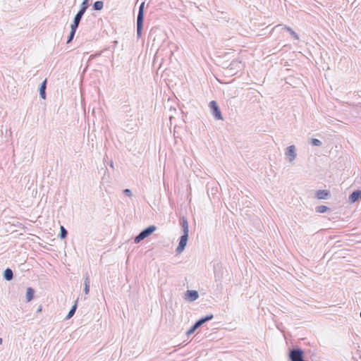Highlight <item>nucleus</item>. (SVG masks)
Masks as SVG:
<instances>
[{
  "label": "nucleus",
  "instance_id": "dca6fc26",
  "mask_svg": "<svg viewBox=\"0 0 361 361\" xmlns=\"http://www.w3.org/2000/svg\"><path fill=\"white\" fill-rule=\"evenodd\" d=\"M77 307H78V302L75 301V304L72 306V307L69 310V312L65 319H70L75 314Z\"/></svg>",
  "mask_w": 361,
  "mask_h": 361
},
{
  "label": "nucleus",
  "instance_id": "412c9836",
  "mask_svg": "<svg viewBox=\"0 0 361 361\" xmlns=\"http://www.w3.org/2000/svg\"><path fill=\"white\" fill-rule=\"evenodd\" d=\"M284 30H286L287 32H288L295 39H299L298 35L290 27L285 26Z\"/></svg>",
  "mask_w": 361,
  "mask_h": 361
},
{
  "label": "nucleus",
  "instance_id": "f03ea898",
  "mask_svg": "<svg viewBox=\"0 0 361 361\" xmlns=\"http://www.w3.org/2000/svg\"><path fill=\"white\" fill-rule=\"evenodd\" d=\"M88 7H89V0H83V1L82 2V4L80 6L79 11H78V13H76V15L75 16V17L73 18V24L79 26L80 22Z\"/></svg>",
  "mask_w": 361,
  "mask_h": 361
},
{
  "label": "nucleus",
  "instance_id": "a878e982",
  "mask_svg": "<svg viewBox=\"0 0 361 361\" xmlns=\"http://www.w3.org/2000/svg\"><path fill=\"white\" fill-rule=\"evenodd\" d=\"M202 318L204 320V323H206V322L212 320L214 318V315L212 314H210L206 315L205 317H202Z\"/></svg>",
  "mask_w": 361,
  "mask_h": 361
},
{
  "label": "nucleus",
  "instance_id": "7c9ffc66",
  "mask_svg": "<svg viewBox=\"0 0 361 361\" xmlns=\"http://www.w3.org/2000/svg\"><path fill=\"white\" fill-rule=\"evenodd\" d=\"M110 166H111V168H114V163H113V161H111V163H110Z\"/></svg>",
  "mask_w": 361,
  "mask_h": 361
},
{
  "label": "nucleus",
  "instance_id": "2f4dec72",
  "mask_svg": "<svg viewBox=\"0 0 361 361\" xmlns=\"http://www.w3.org/2000/svg\"><path fill=\"white\" fill-rule=\"evenodd\" d=\"M2 342H3V340H2V338H0V345H1V344H2Z\"/></svg>",
  "mask_w": 361,
  "mask_h": 361
},
{
  "label": "nucleus",
  "instance_id": "f8f14e48",
  "mask_svg": "<svg viewBox=\"0 0 361 361\" xmlns=\"http://www.w3.org/2000/svg\"><path fill=\"white\" fill-rule=\"evenodd\" d=\"M330 195V192L327 190H319L316 193V197L319 200H324L326 199L327 197Z\"/></svg>",
  "mask_w": 361,
  "mask_h": 361
},
{
  "label": "nucleus",
  "instance_id": "f3484780",
  "mask_svg": "<svg viewBox=\"0 0 361 361\" xmlns=\"http://www.w3.org/2000/svg\"><path fill=\"white\" fill-rule=\"evenodd\" d=\"M144 20H137V38L141 37L142 32L143 29Z\"/></svg>",
  "mask_w": 361,
  "mask_h": 361
},
{
  "label": "nucleus",
  "instance_id": "ddd939ff",
  "mask_svg": "<svg viewBox=\"0 0 361 361\" xmlns=\"http://www.w3.org/2000/svg\"><path fill=\"white\" fill-rule=\"evenodd\" d=\"M90 280L88 274H85V277L84 279V292L86 295H87L90 292Z\"/></svg>",
  "mask_w": 361,
  "mask_h": 361
},
{
  "label": "nucleus",
  "instance_id": "4be33fe9",
  "mask_svg": "<svg viewBox=\"0 0 361 361\" xmlns=\"http://www.w3.org/2000/svg\"><path fill=\"white\" fill-rule=\"evenodd\" d=\"M329 209V208L325 205H320L316 207V212L318 213H324Z\"/></svg>",
  "mask_w": 361,
  "mask_h": 361
},
{
  "label": "nucleus",
  "instance_id": "c756f323",
  "mask_svg": "<svg viewBox=\"0 0 361 361\" xmlns=\"http://www.w3.org/2000/svg\"><path fill=\"white\" fill-rule=\"evenodd\" d=\"M42 306L40 305V306L37 308V311H36V313H39V312H42Z\"/></svg>",
  "mask_w": 361,
  "mask_h": 361
},
{
  "label": "nucleus",
  "instance_id": "b1692460",
  "mask_svg": "<svg viewBox=\"0 0 361 361\" xmlns=\"http://www.w3.org/2000/svg\"><path fill=\"white\" fill-rule=\"evenodd\" d=\"M240 65V61H233L230 63V65H229V70H231V69L235 68L236 67L239 68Z\"/></svg>",
  "mask_w": 361,
  "mask_h": 361
},
{
  "label": "nucleus",
  "instance_id": "72a5a7b5",
  "mask_svg": "<svg viewBox=\"0 0 361 361\" xmlns=\"http://www.w3.org/2000/svg\"><path fill=\"white\" fill-rule=\"evenodd\" d=\"M170 121H172V116H170Z\"/></svg>",
  "mask_w": 361,
  "mask_h": 361
},
{
  "label": "nucleus",
  "instance_id": "5701e85b",
  "mask_svg": "<svg viewBox=\"0 0 361 361\" xmlns=\"http://www.w3.org/2000/svg\"><path fill=\"white\" fill-rule=\"evenodd\" d=\"M311 144L314 146L320 147L322 145V142L317 139V138H312L310 141Z\"/></svg>",
  "mask_w": 361,
  "mask_h": 361
},
{
  "label": "nucleus",
  "instance_id": "20e7f679",
  "mask_svg": "<svg viewBox=\"0 0 361 361\" xmlns=\"http://www.w3.org/2000/svg\"><path fill=\"white\" fill-rule=\"evenodd\" d=\"M209 106L210 108L212 114L216 120L223 119L221 112L216 101H211L209 102Z\"/></svg>",
  "mask_w": 361,
  "mask_h": 361
},
{
  "label": "nucleus",
  "instance_id": "aec40b11",
  "mask_svg": "<svg viewBox=\"0 0 361 361\" xmlns=\"http://www.w3.org/2000/svg\"><path fill=\"white\" fill-rule=\"evenodd\" d=\"M68 235V231L65 228L64 226H61L60 228V233L59 234V238L61 239L66 238Z\"/></svg>",
  "mask_w": 361,
  "mask_h": 361
},
{
  "label": "nucleus",
  "instance_id": "6ab92c4d",
  "mask_svg": "<svg viewBox=\"0 0 361 361\" xmlns=\"http://www.w3.org/2000/svg\"><path fill=\"white\" fill-rule=\"evenodd\" d=\"M104 7V2L102 1H97L92 5L94 11H101Z\"/></svg>",
  "mask_w": 361,
  "mask_h": 361
},
{
  "label": "nucleus",
  "instance_id": "a211bd4d",
  "mask_svg": "<svg viewBox=\"0 0 361 361\" xmlns=\"http://www.w3.org/2000/svg\"><path fill=\"white\" fill-rule=\"evenodd\" d=\"M180 127L176 125L173 128V136L175 140V144L178 142V139H180Z\"/></svg>",
  "mask_w": 361,
  "mask_h": 361
},
{
  "label": "nucleus",
  "instance_id": "6e6552de",
  "mask_svg": "<svg viewBox=\"0 0 361 361\" xmlns=\"http://www.w3.org/2000/svg\"><path fill=\"white\" fill-rule=\"evenodd\" d=\"M214 279L216 281H221L223 278V271L221 267L214 266Z\"/></svg>",
  "mask_w": 361,
  "mask_h": 361
},
{
  "label": "nucleus",
  "instance_id": "bb28decb",
  "mask_svg": "<svg viewBox=\"0 0 361 361\" xmlns=\"http://www.w3.org/2000/svg\"><path fill=\"white\" fill-rule=\"evenodd\" d=\"M196 329H197V328H195V325L193 324V325L190 327V329L186 332V334H187L188 336H189V335H190V334H193V333L195 331V330H196Z\"/></svg>",
  "mask_w": 361,
  "mask_h": 361
},
{
  "label": "nucleus",
  "instance_id": "9b49d317",
  "mask_svg": "<svg viewBox=\"0 0 361 361\" xmlns=\"http://www.w3.org/2000/svg\"><path fill=\"white\" fill-rule=\"evenodd\" d=\"M4 279L6 281H11L13 279V272L11 269L6 268L3 273Z\"/></svg>",
  "mask_w": 361,
  "mask_h": 361
},
{
  "label": "nucleus",
  "instance_id": "1a4fd4ad",
  "mask_svg": "<svg viewBox=\"0 0 361 361\" xmlns=\"http://www.w3.org/2000/svg\"><path fill=\"white\" fill-rule=\"evenodd\" d=\"M361 198V190H357L353 191L350 195L349 196V201L351 203H354L357 202L359 199Z\"/></svg>",
  "mask_w": 361,
  "mask_h": 361
},
{
  "label": "nucleus",
  "instance_id": "f257e3e1",
  "mask_svg": "<svg viewBox=\"0 0 361 361\" xmlns=\"http://www.w3.org/2000/svg\"><path fill=\"white\" fill-rule=\"evenodd\" d=\"M157 226L154 225H151L142 231L134 238V243L137 244L140 243L142 240L149 237L150 235L153 233L157 230Z\"/></svg>",
  "mask_w": 361,
  "mask_h": 361
},
{
  "label": "nucleus",
  "instance_id": "393cba45",
  "mask_svg": "<svg viewBox=\"0 0 361 361\" xmlns=\"http://www.w3.org/2000/svg\"><path fill=\"white\" fill-rule=\"evenodd\" d=\"M204 324V320L202 319V318H200V319H198L195 324V328H199L202 325H203Z\"/></svg>",
  "mask_w": 361,
  "mask_h": 361
},
{
  "label": "nucleus",
  "instance_id": "9d476101",
  "mask_svg": "<svg viewBox=\"0 0 361 361\" xmlns=\"http://www.w3.org/2000/svg\"><path fill=\"white\" fill-rule=\"evenodd\" d=\"M78 27V25H75L73 23H72L71 25V32H70V34H69V35L68 37V39H67V42H66L67 44H69V43H71L73 41Z\"/></svg>",
  "mask_w": 361,
  "mask_h": 361
},
{
  "label": "nucleus",
  "instance_id": "7ed1b4c3",
  "mask_svg": "<svg viewBox=\"0 0 361 361\" xmlns=\"http://www.w3.org/2000/svg\"><path fill=\"white\" fill-rule=\"evenodd\" d=\"M182 252L184 250L188 240V223L184 217H182Z\"/></svg>",
  "mask_w": 361,
  "mask_h": 361
},
{
  "label": "nucleus",
  "instance_id": "cd10ccee",
  "mask_svg": "<svg viewBox=\"0 0 361 361\" xmlns=\"http://www.w3.org/2000/svg\"><path fill=\"white\" fill-rule=\"evenodd\" d=\"M177 241L178 242V244L177 245V247H176V252L177 254H180V250H181V248H180V238H179Z\"/></svg>",
  "mask_w": 361,
  "mask_h": 361
},
{
  "label": "nucleus",
  "instance_id": "2eb2a0df",
  "mask_svg": "<svg viewBox=\"0 0 361 361\" xmlns=\"http://www.w3.org/2000/svg\"><path fill=\"white\" fill-rule=\"evenodd\" d=\"M144 7L145 2L141 3L139 6L138 14L137 16V20H144Z\"/></svg>",
  "mask_w": 361,
  "mask_h": 361
},
{
  "label": "nucleus",
  "instance_id": "423d86ee",
  "mask_svg": "<svg viewBox=\"0 0 361 361\" xmlns=\"http://www.w3.org/2000/svg\"><path fill=\"white\" fill-rule=\"evenodd\" d=\"M199 298V293L197 290H187L184 295V299L188 302H193Z\"/></svg>",
  "mask_w": 361,
  "mask_h": 361
},
{
  "label": "nucleus",
  "instance_id": "473e14b6",
  "mask_svg": "<svg viewBox=\"0 0 361 361\" xmlns=\"http://www.w3.org/2000/svg\"><path fill=\"white\" fill-rule=\"evenodd\" d=\"M178 221H179V224H180V216L178 217Z\"/></svg>",
  "mask_w": 361,
  "mask_h": 361
},
{
  "label": "nucleus",
  "instance_id": "0eeeda50",
  "mask_svg": "<svg viewBox=\"0 0 361 361\" xmlns=\"http://www.w3.org/2000/svg\"><path fill=\"white\" fill-rule=\"evenodd\" d=\"M47 80L45 79L39 85V96L42 99H45L47 94H46V89H47Z\"/></svg>",
  "mask_w": 361,
  "mask_h": 361
},
{
  "label": "nucleus",
  "instance_id": "39448f33",
  "mask_svg": "<svg viewBox=\"0 0 361 361\" xmlns=\"http://www.w3.org/2000/svg\"><path fill=\"white\" fill-rule=\"evenodd\" d=\"M285 154H286V159L288 160L289 162L293 161L297 157L296 149H295V145L288 146L286 148Z\"/></svg>",
  "mask_w": 361,
  "mask_h": 361
},
{
  "label": "nucleus",
  "instance_id": "4468645a",
  "mask_svg": "<svg viewBox=\"0 0 361 361\" xmlns=\"http://www.w3.org/2000/svg\"><path fill=\"white\" fill-rule=\"evenodd\" d=\"M35 290L31 288V287H29L27 288V290H26V301L27 302H30L33 298H34V295H35Z\"/></svg>",
  "mask_w": 361,
  "mask_h": 361
},
{
  "label": "nucleus",
  "instance_id": "c85d7f7f",
  "mask_svg": "<svg viewBox=\"0 0 361 361\" xmlns=\"http://www.w3.org/2000/svg\"><path fill=\"white\" fill-rule=\"evenodd\" d=\"M123 193L128 197H131L133 195L132 192L130 189H125L123 190Z\"/></svg>",
  "mask_w": 361,
  "mask_h": 361
}]
</instances>
